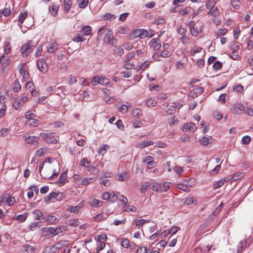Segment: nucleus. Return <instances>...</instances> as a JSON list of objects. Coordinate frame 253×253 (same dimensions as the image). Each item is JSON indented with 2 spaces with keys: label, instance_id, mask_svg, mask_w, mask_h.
Here are the masks:
<instances>
[{
  "label": "nucleus",
  "instance_id": "nucleus-24",
  "mask_svg": "<svg viewBox=\"0 0 253 253\" xmlns=\"http://www.w3.org/2000/svg\"><path fill=\"white\" fill-rule=\"evenodd\" d=\"M245 106L241 104H238L236 105L232 109V112L235 114H238L239 113V111H245Z\"/></svg>",
  "mask_w": 253,
  "mask_h": 253
},
{
  "label": "nucleus",
  "instance_id": "nucleus-58",
  "mask_svg": "<svg viewBox=\"0 0 253 253\" xmlns=\"http://www.w3.org/2000/svg\"><path fill=\"white\" fill-rule=\"evenodd\" d=\"M222 67V63L220 62V61H215L212 67L214 70H218L220 69Z\"/></svg>",
  "mask_w": 253,
  "mask_h": 253
},
{
  "label": "nucleus",
  "instance_id": "nucleus-5",
  "mask_svg": "<svg viewBox=\"0 0 253 253\" xmlns=\"http://www.w3.org/2000/svg\"><path fill=\"white\" fill-rule=\"evenodd\" d=\"M32 46L33 45H32L31 41H29L23 45L21 48V53L23 54V56H26L29 55L32 51Z\"/></svg>",
  "mask_w": 253,
  "mask_h": 253
},
{
  "label": "nucleus",
  "instance_id": "nucleus-27",
  "mask_svg": "<svg viewBox=\"0 0 253 253\" xmlns=\"http://www.w3.org/2000/svg\"><path fill=\"white\" fill-rule=\"evenodd\" d=\"M84 40V36L79 33L76 34L73 39V41L76 42H82Z\"/></svg>",
  "mask_w": 253,
  "mask_h": 253
},
{
  "label": "nucleus",
  "instance_id": "nucleus-4",
  "mask_svg": "<svg viewBox=\"0 0 253 253\" xmlns=\"http://www.w3.org/2000/svg\"><path fill=\"white\" fill-rule=\"evenodd\" d=\"M37 66L40 71L43 73H46L48 70L47 63L43 59H39L38 60Z\"/></svg>",
  "mask_w": 253,
  "mask_h": 253
},
{
  "label": "nucleus",
  "instance_id": "nucleus-1",
  "mask_svg": "<svg viewBox=\"0 0 253 253\" xmlns=\"http://www.w3.org/2000/svg\"><path fill=\"white\" fill-rule=\"evenodd\" d=\"M97 38H103V40L105 43L112 45H114L117 42V40L114 38L113 32L111 29L105 28L104 26L98 29Z\"/></svg>",
  "mask_w": 253,
  "mask_h": 253
},
{
  "label": "nucleus",
  "instance_id": "nucleus-10",
  "mask_svg": "<svg viewBox=\"0 0 253 253\" xmlns=\"http://www.w3.org/2000/svg\"><path fill=\"white\" fill-rule=\"evenodd\" d=\"M4 202H6L9 206L13 205L15 203V199L13 196H10L8 194H5L2 196Z\"/></svg>",
  "mask_w": 253,
  "mask_h": 253
},
{
  "label": "nucleus",
  "instance_id": "nucleus-42",
  "mask_svg": "<svg viewBox=\"0 0 253 253\" xmlns=\"http://www.w3.org/2000/svg\"><path fill=\"white\" fill-rule=\"evenodd\" d=\"M157 102L152 98H150L146 100V105L148 107H154L157 105Z\"/></svg>",
  "mask_w": 253,
  "mask_h": 253
},
{
  "label": "nucleus",
  "instance_id": "nucleus-62",
  "mask_svg": "<svg viewBox=\"0 0 253 253\" xmlns=\"http://www.w3.org/2000/svg\"><path fill=\"white\" fill-rule=\"evenodd\" d=\"M109 147V146L106 144L102 146V147H100L98 151V154L99 155H104L106 152L107 149Z\"/></svg>",
  "mask_w": 253,
  "mask_h": 253
},
{
  "label": "nucleus",
  "instance_id": "nucleus-52",
  "mask_svg": "<svg viewBox=\"0 0 253 253\" xmlns=\"http://www.w3.org/2000/svg\"><path fill=\"white\" fill-rule=\"evenodd\" d=\"M173 170L178 174L179 177L184 171L182 167L178 166H175L173 168Z\"/></svg>",
  "mask_w": 253,
  "mask_h": 253
},
{
  "label": "nucleus",
  "instance_id": "nucleus-57",
  "mask_svg": "<svg viewBox=\"0 0 253 253\" xmlns=\"http://www.w3.org/2000/svg\"><path fill=\"white\" fill-rule=\"evenodd\" d=\"M199 142L203 145L206 146L209 144V139L208 137L204 136L199 139Z\"/></svg>",
  "mask_w": 253,
  "mask_h": 253
},
{
  "label": "nucleus",
  "instance_id": "nucleus-51",
  "mask_svg": "<svg viewBox=\"0 0 253 253\" xmlns=\"http://www.w3.org/2000/svg\"><path fill=\"white\" fill-rule=\"evenodd\" d=\"M106 218V216L102 213H99L94 217L95 221L99 222Z\"/></svg>",
  "mask_w": 253,
  "mask_h": 253
},
{
  "label": "nucleus",
  "instance_id": "nucleus-25",
  "mask_svg": "<svg viewBox=\"0 0 253 253\" xmlns=\"http://www.w3.org/2000/svg\"><path fill=\"white\" fill-rule=\"evenodd\" d=\"M67 229V227L63 225L59 226L56 227V228H54V236L57 235L63 231H66Z\"/></svg>",
  "mask_w": 253,
  "mask_h": 253
},
{
  "label": "nucleus",
  "instance_id": "nucleus-64",
  "mask_svg": "<svg viewBox=\"0 0 253 253\" xmlns=\"http://www.w3.org/2000/svg\"><path fill=\"white\" fill-rule=\"evenodd\" d=\"M110 201L112 203H115L118 199V197L114 192H112L111 193H110Z\"/></svg>",
  "mask_w": 253,
  "mask_h": 253
},
{
  "label": "nucleus",
  "instance_id": "nucleus-6",
  "mask_svg": "<svg viewBox=\"0 0 253 253\" xmlns=\"http://www.w3.org/2000/svg\"><path fill=\"white\" fill-rule=\"evenodd\" d=\"M148 45L154 50L157 51L161 48V44L158 38H153L149 42Z\"/></svg>",
  "mask_w": 253,
  "mask_h": 253
},
{
  "label": "nucleus",
  "instance_id": "nucleus-14",
  "mask_svg": "<svg viewBox=\"0 0 253 253\" xmlns=\"http://www.w3.org/2000/svg\"><path fill=\"white\" fill-rule=\"evenodd\" d=\"M89 204L91 207L96 208L101 206L103 204V202L94 198L89 201Z\"/></svg>",
  "mask_w": 253,
  "mask_h": 253
},
{
  "label": "nucleus",
  "instance_id": "nucleus-32",
  "mask_svg": "<svg viewBox=\"0 0 253 253\" xmlns=\"http://www.w3.org/2000/svg\"><path fill=\"white\" fill-rule=\"evenodd\" d=\"M54 133L53 132H47V133H41L40 136L42 138L45 140L47 142V140H49L50 138L53 135Z\"/></svg>",
  "mask_w": 253,
  "mask_h": 253
},
{
  "label": "nucleus",
  "instance_id": "nucleus-9",
  "mask_svg": "<svg viewBox=\"0 0 253 253\" xmlns=\"http://www.w3.org/2000/svg\"><path fill=\"white\" fill-rule=\"evenodd\" d=\"M59 193L57 192H51L44 198V201L46 204H49L52 199L59 200L58 198Z\"/></svg>",
  "mask_w": 253,
  "mask_h": 253
},
{
  "label": "nucleus",
  "instance_id": "nucleus-3",
  "mask_svg": "<svg viewBox=\"0 0 253 253\" xmlns=\"http://www.w3.org/2000/svg\"><path fill=\"white\" fill-rule=\"evenodd\" d=\"M134 35L136 37H140L143 39L146 37L151 38L153 36L154 34L149 35V32L144 29H137L134 31Z\"/></svg>",
  "mask_w": 253,
  "mask_h": 253
},
{
  "label": "nucleus",
  "instance_id": "nucleus-31",
  "mask_svg": "<svg viewBox=\"0 0 253 253\" xmlns=\"http://www.w3.org/2000/svg\"><path fill=\"white\" fill-rule=\"evenodd\" d=\"M27 124L30 126L36 127L39 126V121L37 119L32 118L28 120Z\"/></svg>",
  "mask_w": 253,
  "mask_h": 253
},
{
  "label": "nucleus",
  "instance_id": "nucleus-59",
  "mask_svg": "<svg viewBox=\"0 0 253 253\" xmlns=\"http://www.w3.org/2000/svg\"><path fill=\"white\" fill-rule=\"evenodd\" d=\"M94 181H95V179L93 178H85L83 179L82 181V184L86 185L90 183L93 182Z\"/></svg>",
  "mask_w": 253,
  "mask_h": 253
},
{
  "label": "nucleus",
  "instance_id": "nucleus-16",
  "mask_svg": "<svg viewBox=\"0 0 253 253\" xmlns=\"http://www.w3.org/2000/svg\"><path fill=\"white\" fill-rule=\"evenodd\" d=\"M46 48L49 53H54L58 49V44L55 42L51 43L46 47Z\"/></svg>",
  "mask_w": 253,
  "mask_h": 253
},
{
  "label": "nucleus",
  "instance_id": "nucleus-20",
  "mask_svg": "<svg viewBox=\"0 0 253 253\" xmlns=\"http://www.w3.org/2000/svg\"><path fill=\"white\" fill-rule=\"evenodd\" d=\"M190 32L192 36L197 37L199 34L202 33V30L201 28L198 29L196 26H194L190 28Z\"/></svg>",
  "mask_w": 253,
  "mask_h": 253
},
{
  "label": "nucleus",
  "instance_id": "nucleus-23",
  "mask_svg": "<svg viewBox=\"0 0 253 253\" xmlns=\"http://www.w3.org/2000/svg\"><path fill=\"white\" fill-rule=\"evenodd\" d=\"M25 140L29 144H37L38 143L37 138L34 136L25 137Z\"/></svg>",
  "mask_w": 253,
  "mask_h": 253
},
{
  "label": "nucleus",
  "instance_id": "nucleus-29",
  "mask_svg": "<svg viewBox=\"0 0 253 253\" xmlns=\"http://www.w3.org/2000/svg\"><path fill=\"white\" fill-rule=\"evenodd\" d=\"M20 74L22 76V78L24 81L27 80L29 77L28 72L23 69V66L20 69Z\"/></svg>",
  "mask_w": 253,
  "mask_h": 253
},
{
  "label": "nucleus",
  "instance_id": "nucleus-2",
  "mask_svg": "<svg viewBox=\"0 0 253 253\" xmlns=\"http://www.w3.org/2000/svg\"><path fill=\"white\" fill-rule=\"evenodd\" d=\"M170 182H165L163 183H152V189L157 192H165L169 188Z\"/></svg>",
  "mask_w": 253,
  "mask_h": 253
},
{
  "label": "nucleus",
  "instance_id": "nucleus-43",
  "mask_svg": "<svg viewBox=\"0 0 253 253\" xmlns=\"http://www.w3.org/2000/svg\"><path fill=\"white\" fill-rule=\"evenodd\" d=\"M227 181V178L220 179L219 181L215 182L213 185V189H215L221 187L224 183V182Z\"/></svg>",
  "mask_w": 253,
  "mask_h": 253
},
{
  "label": "nucleus",
  "instance_id": "nucleus-55",
  "mask_svg": "<svg viewBox=\"0 0 253 253\" xmlns=\"http://www.w3.org/2000/svg\"><path fill=\"white\" fill-rule=\"evenodd\" d=\"M103 17L105 20H112L116 19L117 16L111 13H106L103 15Z\"/></svg>",
  "mask_w": 253,
  "mask_h": 253
},
{
  "label": "nucleus",
  "instance_id": "nucleus-13",
  "mask_svg": "<svg viewBox=\"0 0 253 253\" xmlns=\"http://www.w3.org/2000/svg\"><path fill=\"white\" fill-rule=\"evenodd\" d=\"M69 245V241L67 240H62L57 243L54 247L56 250H58L62 249L63 247H67Z\"/></svg>",
  "mask_w": 253,
  "mask_h": 253
},
{
  "label": "nucleus",
  "instance_id": "nucleus-45",
  "mask_svg": "<svg viewBox=\"0 0 253 253\" xmlns=\"http://www.w3.org/2000/svg\"><path fill=\"white\" fill-rule=\"evenodd\" d=\"M192 8L190 6L185 7L184 9L181 10L179 12V14L182 16H184L191 12Z\"/></svg>",
  "mask_w": 253,
  "mask_h": 253
},
{
  "label": "nucleus",
  "instance_id": "nucleus-35",
  "mask_svg": "<svg viewBox=\"0 0 253 253\" xmlns=\"http://www.w3.org/2000/svg\"><path fill=\"white\" fill-rule=\"evenodd\" d=\"M209 10L210 11L209 12L208 14L213 17L217 16L219 13V10L217 6L213 7V9H211Z\"/></svg>",
  "mask_w": 253,
  "mask_h": 253
},
{
  "label": "nucleus",
  "instance_id": "nucleus-39",
  "mask_svg": "<svg viewBox=\"0 0 253 253\" xmlns=\"http://www.w3.org/2000/svg\"><path fill=\"white\" fill-rule=\"evenodd\" d=\"M131 107V105H126V104H123L119 108V110L122 112L123 114L126 113L129 108H130Z\"/></svg>",
  "mask_w": 253,
  "mask_h": 253
},
{
  "label": "nucleus",
  "instance_id": "nucleus-11",
  "mask_svg": "<svg viewBox=\"0 0 253 253\" xmlns=\"http://www.w3.org/2000/svg\"><path fill=\"white\" fill-rule=\"evenodd\" d=\"M247 239H244L243 240L241 241L237 247V253H241L245 248L247 247Z\"/></svg>",
  "mask_w": 253,
  "mask_h": 253
},
{
  "label": "nucleus",
  "instance_id": "nucleus-38",
  "mask_svg": "<svg viewBox=\"0 0 253 253\" xmlns=\"http://www.w3.org/2000/svg\"><path fill=\"white\" fill-rule=\"evenodd\" d=\"M21 88V86L18 80H16L14 82V86L13 90L14 92H18Z\"/></svg>",
  "mask_w": 253,
  "mask_h": 253
},
{
  "label": "nucleus",
  "instance_id": "nucleus-56",
  "mask_svg": "<svg viewBox=\"0 0 253 253\" xmlns=\"http://www.w3.org/2000/svg\"><path fill=\"white\" fill-rule=\"evenodd\" d=\"M107 239V237L106 234H102L98 235L97 236V241L99 243H104L105 241Z\"/></svg>",
  "mask_w": 253,
  "mask_h": 253
},
{
  "label": "nucleus",
  "instance_id": "nucleus-54",
  "mask_svg": "<svg viewBox=\"0 0 253 253\" xmlns=\"http://www.w3.org/2000/svg\"><path fill=\"white\" fill-rule=\"evenodd\" d=\"M27 218V213L19 214L16 216V219L20 222L25 221Z\"/></svg>",
  "mask_w": 253,
  "mask_h": 253
},
{
  "label": "nucleus",
  "instance_id": "nucleus-18",
  "mask_svg": "<svg viewBox=\"0 0 253 253\" xmlns=\"http://www.w3.org/2000/svg\"><path fill=\"white\" fill-rule=\"evenodd\" d=\"M92 28L90 26H84L80 31L81 33H83L84 36H88L91 34Z\"/></svg>",
  "mask_w": 253,
  "mask_h": 253
},
{
  "label": "nucleus",
  "instance_id": "nucleus-48",
  "mask_svg": "<svg viewBox=\"0 0 253 253\" xmlns=\"http://www.w3.org/2000/svg\"><path fill=\"white\" fill-rule=\"evenodd\" d=\"M231 48L233 50V53H236L239 49V45L238 42L234 41L232 43Z\"/></svg>",
  "mask_w": 253,
  "mask_h": 253
},
{
  "label": "nucleus",
  "instance_id": "nucleus-7",
  "mask_svg": "<svg viewBox=\"0 0 253 253\" xmlns=\"http://www.w3.org/2000/svg\"><path fill=\"white\" fill-rule=\"evenodd\" d=\"M54 227H43L41 229V235L43 237H45L48 235L54 236Z\"/></svg>",
  "mask_w": 253,
  "mask_h": 253
},
{
  "label": "nucleus",
  "instance_id": "nucleus-12",
  "mask_svg": "<svg viewBox=\"0 0 253 253\" xmlns=\"http://www.w3.org/2000/svg\"><path fill=\"white\" fill-rule=\"evenodd\" d=\"M44 219L46 222L51 224H53L56 222L58 219L55 216L52 215H48L47 216H44L42 218Z\"/></svg>",
  "mask_w": 253,
  "mask_h": 253
},
{
  "label": "nucleus",
  "instance_id": "nucleus-60",
  "mask_svg": "<svg viewBox=\"0 0 253 253\" xmlns=\"http://www.w3.org/2000/svg\"><path fill=\"white\" fill-rule=\"evenodd\" d=\"M90 164V162L88 161L86 158H84L80 162L81 165L84 167H89Z\"/></svg>",
  "mask_w": 253,
  "mask_h": 253
},
{
  "label": "nucleus",
  "instance_id": "nucleus-47",
  "mask_svg": "<svg viewBox=\"0 0 253 253\" xmlns=\"http://www.w3.org/2000/svg\"><path fill=\"white\" fill-rule=\"evenodd\" d=\"M128 178V173L127 172H123L119 176L118 180L121 181H126Z\"/></svg>",
  "mask_w": 253,
  "mask_h": 253
},
{
  "label": "nucleus",
  "instance_id": "nucleus-53",
  "mask_svg": "<svg viewBox=\"0 0 253 253\" xmlns=\"http://www.w3.org/2000/svg\"><path fill=\"white\" fill-rule=\"evenodd\" d=\"M141 112V111L140 109L136 108V109H133L132 111L131 114L133 117H135L137 118H139L140 116Z\"/></svg>",
  "mask_w": 253,
  "mask_h": 253
},
{
  "label": "nucleus",
  "instance_id": "nucleus-44",
  "mask_svg": "<svg viewBox=\"0 0 253 253\" xmlns=\"http://www.w3.org/2000/svg\"><path fill=\"white\" fill-rule=\"evenodd\" d=\"M215 3L216 1L214 0H209L206 4V7L208 9H213V7H215Z\"/></svg>",
  "mask_w": 253,
  "mask_h": 253
},
{
  "label": "nucleus",
  "instance_id": "nucleus-17",
  "mask_svg": "<svg viewBox=\"0 0 253 253\" xmlns=\"http://www.w3.org/2000/svg\"><path fill=\"white\" fill-rule=\"evenodd\" d=\"M0 63L3 68L7 66L9 64V56L3 53L0 59Z\"/></svg>",
  "mask_w": 253,
  "mask_h": 253
},
{
  "label": "nucleus",
  "instance_id": "nucleus-37",
  "mask_svg": "<svg viewBox=\"0 0 253 253\" xmlns=\"http://www.w3.org/2000/svg\"><path fill=\"white\" fill-rule=\"evenodd\" d=\"M202 48L198 46H194L190 51V55L194 56L196 53L201 52Z\"/></svg>",
  "mask_w": 253,
  "mask_h": 253
},
{
  "label": "nucleus",
  "instance_id": "nucleus-41",
  "mask_svg": "<svg viewBox=\"0 0 253 253\" xmlns=\"http://www.w3.org/2000/svg\"><path fill=\"white\" fill-rule=\"evenodd\" d=\"M232 6L236 9H239L240 7L241 3L239 0H232L231 1Z\"/></svg>",
  "mask_w": 253,
  "mask_h": 253
},
{
  "label": "nucleus",
  "instance_id": "nucleus-26",
  "mask_svg": "<svg viewBox=\"0 0 253 253\" xmlns=\"http://www.w3.org/2000/svg\"><path fill=\"white\" fill-rule=\"evenodd\" d=\"M27 16V12H24L23 13H20L19 14V17H18V22L19 23L18 24V25L19 27H21L22 24L23 23L24 20L26 19V18Z\"/></svg>",
  "mask_w": 253,
  "mask_h": 253
},
{
  "label": "nucleus",
  "instance_id": "nucleus-34",
  "mask_svg": "<svg viewBox=\"0 0 253 253\" xmlns=\"http://www.w3.org/2000/svg\"><path fill=\"white\" fill-rule=\"evenodd\" d=\"M33 214L34 215L35 219L37 220H40L41 217H43L42 211L39 210L34 211H33Z\"/></svg>",
  "mask_w": 253,
  "mask_h": 253
},
{
  "label": "nucleus",
  "instance_id": "nucleus-63",
  "mask_svg": "<svg viewBox=\"0 0 253 253\" xmlns=\"http://www.w3.org/2000/svg\"><path fill=\"white\" fill-rule=\"evenodd\" d=\"M220 168H221L220 165H217L214 168V169H213L210 171L211 175H214L216 174L218 172V171L220 170Z\"/></svg>",
  "mask_w": 253,
  "mask_h": 253
},
{
  "label": "nucleus",
  "instance_id": "nucleus-22",
  "mask_svg": "<svg viewBox=\"0 0 253 253\" xmlns=\"http://www.w3.org/2000/svg\"><path fill=\"white\" fill-rule=\"evenodd\" d=\"M119 201L121 202L120 207L122 208H124L126 207V204L128 202V200L125 196L121 195L118 197Z\"/></svg>",
  "mask_w": 253,
  "mask_h": 253
},
{
  "label": "nucleus",
  "instance_id": "nucleus-15",
  "mask_svg": "<svg viewBox=\"0 0 253 253\" xmlns=\"http://www.w3.org/2000/svg\"><path fill=\"white\" fill-rule=\"evenodd\" d=\"M67 171H64L63 172L61 175H60L59 181L58 182L59 185L60 186L63 185L64 184H65L67 181Z\"/></svg>",
  "mask_w": 253,
  "mask_h": 253
},
{
  "label": "nucleus",
  "instance_id": "nucleus-49",
  "mask_svg": "<svg viewBox=\"0 0 253 253\" xmlns=\"http://www.w3.org/2000/svg\"><path fill=\"white\" fill-rule=\"evenodd\" d=\"M88 3V0H80L78 2V6L80 8H85Z\"/></svg>",
  "mask_w": 253,
  "mask_h": 253
},
{
  "label": "nucleus",
  "instance_id": "nucleus-30",
  "mask_svg": "<svg viewBox=\"0 0 253 253\" xmlns=\"http://www.w3.org/2000/svg\"><path fill=\"white\" fill-rule=\"evenodd\" d=\"M154 144V142L152 141H144L140 142L138 144V147L140 148H143L147 146L152 145Z\"/></svg>",
  "mask_w": 253,
  "mask_h": 253
},
{
  "label": "nucleus",
  "instance_id": "nucleus-19",
  "mask_svg": "<svg viewBox=\"0 0 253 253\" xmlns=\"http://www.w3.org/2000/svg\"><path fill=\"white\" fill-rule=\"evenodd\" d=\"M182 106V105L179 102H174L172 105L169 106L167 112L170 114H172V111L173 108L179 109Z\"/></svg>",
  "mask_w": 253,
  "mask_h": 253
},
{
  "label": "nucleus",
  "instance_id": "nucleus-50",
  "mask_svg": "<svg viewBox=\"0 0 253 253\" xmlns=\"http://www.w3.org/2000/svg\"><path fill=\"white\" fill-rule=\"evenodd\" d=\"M149 220H147L145 219H136L135 220V224L136 226H141L145 223L148 222Z\"/></svg>",
  "mask_w": 253,
  "mask_h": 253
},
{
  "label": "nucleus",
  "instance_id": "nucleus-61",
  "mask_svg": "<svg viewBox=\"0 0 253 253\" xmlns=\"http://www.w3.org/2000/svg\"><path fill=\"white\" fill-rule=\"evenodd\" d=\"M110 83V80L108 78L106 77H100V84L101 85H107Z\"/></svg>",
  "mask_w": 253,
  "mask_h": 253
},
{
  "label": "nucleus",
  "instance_id": "nucleus-21",
  "mask_svg": "<svg viewBox=\"0 0 253 253\" xmlns=\"http://www.w3.org/2000/svg\"><path fill=\"white\" fill-rule=\"evenodd\" d=\"M63 5L64 6V10L65 12H68L71 9L72 5V0H64Z\"/></svg>",
  "mask_w": 253,
  "mask_h": 253
},
{
  "label": "nucleus",
  "instance_id": "nucleus-46",
  "mask_svg": "<svg viewBox=\"0 0 253 253\" xmlns=\"http://www.w3.org/2000/svg\"><path fill=\"white\" fill-rule=\"evenodd\" d=\"M81 208V206H80V204L76 206H70L68 209V211L71 212H77L79 209Z\"/></svg>",
  "mask_w": 253,
  "mask_h": 253
},
{
  "label": "nucleus",
  "instance_id": "nucleus-28",
  "mask_svg": "<svg viewBox=\"0 0 253 253\" xmlns=\"http://www.w3.org/2000/svg\"><path fill=\"white\" fill-rule=\"evenodd\" d=\"M2 96H0V117H2L4 116L5 110L6 106L3 102H1Z\"/></svg>",
  "mask_w": 253,
  "mask_h": 253
},
{
  "label": "nucleus",
  "instance_id": "nucleus-36",
  "mask_svg": "<svg viewBox=\"0 0 253 253\" xmlns=\"http://www.w3.org/2000/svg\"><path fill=\"white\" fill-rule=\"evenodd\" d=\"M58 10V6L56 5H52L49 6V11L53 16L56 15Z\"/></svg>",
  "mask_w": 253,
  "mask_h": 253
},
{
  "label": "nucleus",
  "instance_id": "nucleus-33",
  "mask_svg": "<svg viewBox=\"0 0 253 253\" xmlns=\"http://www.w3.org/2000/svg\"><path fill=\"white\" fill-rule=\"evenodd\" d=\"M40 223H41L40 221L34 222L31 223L29 225L28 228L31 231H35V230H36L40 226Z\"/></svg>",
  "mask_w": 253,
  "mask_h": 253
},
{
  "label": "nucleus",
  "instance_id": "nucleus-40",
  "mask_svg": "<svg viewBox=\"0 0 253 253\" xmlns=\"http://www.w3.org/2000/svg\"><path fill=\"white\" fill-rule=\"evenodd\" d=\"M56 250L54 246L46 247L43 251V253H55Z\"/></svg>",
  "mask_w": 253,
  "mask_h": 253
},
{
  "label": "nucleus",
  "instance_id": "nucleus-8",
  "mask_svg": "<svg viewBox=\"0 0 253 253\" xmlns=\"http://www.w3.org/2000/svg\"><path fill=\"white\" fill-rule=\"evenodd\" d=\"M186 183L185 184H182V183H178L176 185V187L182 191H184L185 192H189V187H192L193 184H190L189 183V182L188 181V179L186 180V181H185Z\"/></svg>",
  "mask_w": 253,
  "mask_h": 253
}]
</instances>
